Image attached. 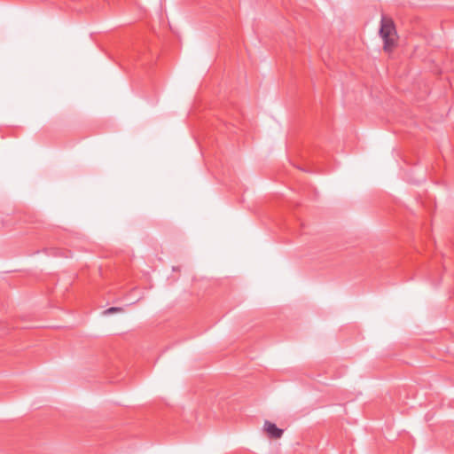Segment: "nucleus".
Instances as JSON below:
<instances>
[{
	"label": "nucleus",
	"instance_id": "f257e3e1",
	"mask_svg": "<svg viewBox=\"0 0 454 454\" xmlns=\"http://www.w3.org/2000/svg\"><path fill=\"white\" fill-rule=\"evenodd\" d=\"M379 35L383 42L384 51L391 52L396 47L398 42V35L391 18H381Z\"/></svg>",
	"mask_w": 454,
	"mask_h": 454
},
{
	"label": "nucleus",
	"instance_id": "f03ea898",
	"mask_svg": "<svg viewBox=\"0 0 454 454\" xmlns=\"http://www.w3.org/2000/svg\"><path fill=\"white\" fill-rule=\"evenodd\" d=\"M263 427L270 438L279 439L283 435L284 431L274 423L266 420Z\"/></svg>",
	"mask_w": 454,
	"mask_h": 454
},
{
	"label": "nucleus",
	"instance_id": "7ed1b4c3",
	"mask_svg": "<svg viewBox=\"0 0 454 454\" xmlns=\"http://www.w3.org/2000/svg\"><path fill=\"white\" fill-rule=\"evenodd\" d=\"M121 311H123V309L121 307H110L104 311V314L108 315V314H113L115 312H121Z\"/></svg>",
	"mask_w": 454,
	"mask_h": 454
}]
</instances>
